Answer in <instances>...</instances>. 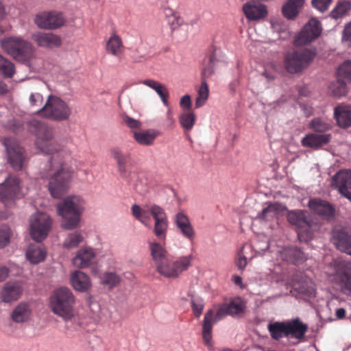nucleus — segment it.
I'll list each match as a JSON object with an SVG mask.
<instances>
[{"instance_id":"1","label":"nucleus","mask_w":351,"mask_h":351,"mask_svg":"<svg viewBox=\"0 0 351 351\" xmlns=\"http://www.w3.org/2000/svg\"><path fill=\"white\" fill-rule=\"evenodd\" d=\"M245 309V302L238 297L232 299L228 304H222L215 315L213 310H208L204 315L202 324V337L205 345L208 347L211 346L213 324L227 315L241 317L244 315Z\"/></svg>"},{"instance_id":"22","label":"nucleus","mask_w":351,"mask_h":351,"mask_svg":"<svg viewBox=\"0 0 351 351\" xmlns=\"http://www.w3.org/2000/svg\"><path fill=\"white\" fill-rule=\"evenodd\" d=\"M243 11L250 21H258L267 15V7L259 3L247 2L243 5Z\"/></svg>"},{"instance_id":"37","label":"nucleus","mask_w":351,"mask_h":351,"mask_svg":"<svg viewBox=\"0 0 351 351\" xmlns=\"http://www.w3.org/2000/svg\"><path fill=\"white\" fill-rule=\"evenodd\" d=\"M107 53L119 56L123 53V45L121 37L116 34H113L108 40L106 45Z\"/></svg>"},{"instance_id":"35","label":"nucleus","mask_w":351,"mask_h":351,"mask_svg":"<svg viewBox=\"0 0 351 351\" xmlns=\"http://www.w3.org/2000/svg\"><path fill=\"white\" fill-rule=\"evenodd\" d=\"M94 257L95 253L92 249H84L78 252L73 263L76 267H86L90 265Z\"/></svg>"},{"instance_id":"64","label":"nucleus","mask_w":351,"mask_h":351,"mask_svg":"<svg viewBox=\"0 0 351 351\" xmlns=\"http://www.w3.org/2000/svg\"><path fill=\"white\" fill-rule=\"evenodd\" d=\"M167 124L169 126H171L174 124L175 120L173 117V112L171 109H168L167 112Z\"/></svg>"},{"instance_id":"10","label":"nucleus","mask_w":351,"mask_h":351,"mask_svg":"<svg viewBox=\"0 0 351 351\" xmlns=\"http://www.w3.org/2000/svg\"><path fill=\"white\" fill-rule=\"evenodd\" d=\"M84 199L79 195H69L57 204V213L64 219H80L84 210Z\"/></svg>"},{"instance_id":"60","label":"nucleus","mask_w":351,"mask_h":351,"mask_svg":"<svg viewBox=\"0 0 351 351\" xmlns=\"http://www.w3.org/2000/svg\"><path fill=\"white\" fill-rule=\"evenodd\" d=\"M213 73L214 70L213 66H208V67L205 68L202 73V80H206V78L210 77L213 74Z\"/></svg>"},{"instance_id":"51","label":"nucleus","mask_w":351,"mask_h":351,"mask_svg":"<svg viewBox=\"0 0 351 351\" xmlns=\"http://www.w3.org/2000/svg\"><path fill=\"white\" fill-rule=\"evenodd\" d=\"M204 301L202 298L191 299V308L196 317H199L204 309Z\"/></svg>"},{"instance_id":"12","label":"nucleus","mask_w":351,"mask_h":351,"mask_svg":"<svg viewBox=\"0 0 351 351\" xmlns=\"http://www.w3.org/2000/svg\"><path fill=\"white\" fill-rule=\"evenodd\" d=\"M193 259L192 255L180 257L170 262L168 258L157 267V271L167 278H177L184 271L188 269Z\"/></svg>"},{"instance_id":"57","label":"nucleus","mask_w":351,"mask_h":351,"mask_svg":"<svg viewBox=\"0 0 351 351\" xmlns=\"http://www.w3.org/2000/svg\"><path fill=\"white\" fill-rule=\"evenodd\" d=\"M124 122L129 128L132 129L140 128L141 126V123H140V121L134 119L130 117H125L124 118Z\"/></svg>"},{"instance_id":"38","label":"nucleus","mask_w":351,"mask_h":351,"mask_svg":"<svg viewBox=\"0 0 351 351\" xmlns=\"http://www.w3.org/2000/svg\"><path fill=\"white\" fill-rule=\"evenodd\" d=\"M31 308L27 303H20L12 311V319L14 322H25L30 317Z\"/></svg>"},{"instance_id":"19","label":"nucleus","mask_w":351,"mask_h":351,"mask_svg":"<svg viewBox=\"0 0 351 351\" xmlns=\"http://www.w3.org/2000/svg\"><path fill=\"white\" fill-rule=\"evenodd\" d=\"M332 184L338 189L344 197L351 200V171L342 170L332 178Z\"/></svg>"},{"instance_id":"2","label":"nucleus","mask_w":351,"mask_h":351,"mask_svg":"<svg viewBox=\"0 0 351 351\" xmlns=\"http://www.w3.org/2000/svg\"><path fill=\"white\" fill-rule=\"evenodd\" d=\"M75 297L68 287L55 289L49 298L51 311L64 322H71L76 315Z\"/></svg>"},{"instance_id":"20","label":"nucleus","mask_w":351,"mask_h":351,"mask_svg":"<svg viewBox=\"0 0 351 351\" xmlns=\"http://www.w3.org/2000/svg\"><path fill=\"white\" fill-rule=\"evenodd\" d=\"M23 291L22 282L20 281H8L1 291L0 295L2 302H11L18 300Z\"/></svg>"},{"instance_id":"21","label":"nucleus","mask_w":351,"mask_h":351,"mask_svg":"<svg viewBox=\"0 0 351 351\" xmlns=\"http://www.w3.org/2000/svg\"><path fill=\"white\" fill-rule=\"evenodd\" d=\"M32 39L38 46L45 48L59 47L62 45L61 38L53 33L37 32L32 35Z\"/></svg>"},{"instance_id":"58","label":"nucleus","mask_w":351,"mask_h":351,"mask_svg":"<svg viewBox=\"0 0 351 351\" xmlns=\"http://www.w3.org/2000/svg\"><path fill=\"white\" fill-rule=\"evenodd\" d=\"M169 23L171 29H175L182 25L183 20L178 14L174 15V17L172 18L171 21L169 19Z\"/></svg>"},{"instance_id":"61","label":"nucleus","mask_w":351,"mask_h":351,"mask_svg":"<svg viewBox=\"0 0 351 351\" xmlns=\"http://www.w3.org/2000/svg\"><path fill=\"white\" fill-rule=\"evenodd\" d=\"M343 38L345 40L351 41V22L345 27Z\"/></svg>"},{"instance_id":"48","label":"nucleus","mask_w":351,"mask_h":351,"mask_svg":"<svg viewBox=\"0 0 351 351\" xmlns=\"http://www.w3.org/2000/svg\"><path fill=\"white\" fill-rule=\"evenodd\" d=\"M351 8V3L349 1H343L338 3L330 12V15L334 19H339L343 16Z\"/></svg>"},{"instance_id":"5","label":"nucleus","mask_w":351,"mask_h":351,"mask_svg":"<svg viewBox=\"0 0 351 351\" xmlns=\"http://www.w3.org/2000/svg\"><path fill=\"white\" fill-rule=\"evenodd\" d=\"M3 50L18 62L26 63L34 56L32 44L21 37L10 36L1 40Z\"/></svg>"},{"instance_id":"31","label":"nucleus","mask_w":351,"mask_h":351,"mask_svg":"<svg viewBox=\"0 0 351 351\" xmlns=\"http://www.w3.org/2000/svg\"><path fill=\"white\" fill-rule=\"evenodd\" d=\"M334 114L340 127L346 128L351 126V107L339 106L335 108Z\"/></svg>"},{"instance_id":"28","label":"nucleus","mask_w":351,"mask_h":351,"mask_svg":"<svg viewBox=\"0 0 351 351\" xmlns=\"http://www.w3.org/2000/svg\"><path fill=\"white\" fill-rule=\"evenodd\" d=\"M282 259L294 265H300L307 260V256L296 247H285L280 252Z\"/></svg>"},{"instance_id":"44","label":"nucleus","mask_w":351,"mask_h":351,"mask_svg":"<svg viewBox=\"0 0 351 351\" xmlns=\"http://www.w3.org/2000/svg\"><path fill=\"white\" fill-rule=\"evenodd\" d=\"M310 128L316 132L323 133L329 130L332 125L330 121L317 117L311 121Z\"/></svg>"},{"instance_id":"62","label":"nucleus","mask_w":351,"mask_h":351,"mask_svg":"<svg viewBox=\"0 0 351 351\" xmlns=\"http://www.w3.org/2000/svg\"><path fill=\"white\" fill-rule=\"evenodd\" d=\"M9 275V269L5 266H0V282L4 281Z\"/></svg>"},{"instance_id":"13","label":"nucleus","mask_w":351,"mask_h":351,"mask_svg":"<svg viewBox=\"0 0 351 351\" xmlns=\"http://www.w3.org/2000/svg\"><path fill=\"white\" fill-rule=\"evenodd\" d=\"M62 14L56 11L42 12L37 14L34 23L43 29H56L64 24Z\"/></svg>"},{"instance_id":"3","label":"nucleus","mask_w":351,"mask_h":351,"mask_svg":"<svg viewBox=\"0 0 351 351\" xmlns=\"http://www.w3.org/2000/svg\"><path fill=\"white\" fill-rule=\"evenodd\" d=\"M30 126L36 136V145L43 153L52 154L62 149V146L58 143L52 127L38 120H32Z\"/></svg>"},{"instance_id":"59","label":"nucleus","mask_w":351,"mask_h":351,"mask_svg":"<svg viewBox=\"0 0 351 351\" xmlns=\"http://www.w3.org/2000/svg\"><path fill=\"white\" fill-rule=\"evenodd\" d=\"M237 267L243 270L247 265V258L244 256H241L238 258L236 261Z\"/></svg>"},{"instance_id":"18","label":"nucleus","mask_w":351,"mask_h":351,"mask_svg":"<svg viewBox=\"0 0 351 351\" xmlns=\"http://www.w3.org/2000/svg\"><path fill=\"white\" fill-rule=\"evenodd\" d=\"M295 226L298 239L300 241H308L313 234L319 228V224L315 221H289Z\"/></svg>"},{"instance_id":"42","label":"nucleus","mask_w":351,"mask_h":351,"mask_svg":"<svg viewBox=\"0 0 351 351\" xmlns=\"http://www.w3.org/2000/svg\"><path fill=\"white\" fill-rule=\"evenodd\" d=\"M196 121V116L193 111H184L179 117V121L182 127L189 131Z\"/></svg>"},{"instance_id":"45","label":"nucleus","mask_w":351,"mask_h":351,"mask_svg":"<svg viewBox=\"0 0 351 351\" xmlns=\"http://www.w3.org/2000/svg\"><path fill=\"white\" fill-rule=\"evenodd\" d=\"M337 77L351 82V60H346L339 66Z\"/></svg>"},{"instance_id":"17","label":"nucleus","mask_w":351,"mask_h":351,"mask_svg":"<svg viewBox=\"0 0 351 351\" xmlns=\"http://www.w3.org/2000/svg\"><path fill=\"white\" fill-rule=\"evenodd\" d=\"M9 162L15 170L22 169L27 160L25 152L16 142L6 144Z\"/></svg>"},{"instance_id":"56","label":"nucleus","mask_w":351,"mask_h":351,"mask_svg":"<svg viewBox=\"0 0 351 351\" xmlns=\"http://www.w3.org/2000/svg\"><path fill=\"white\" fill-rule=\"evenodd\" d=\"M43 97L40 93H32L29 97V102L33 106H39L42 104Z\"/></svg>"},{"instance_id":"14","label":"nucleus","mask_w":351,"mask_h":351,"mask_svg":"<svg viewBox=\"0 0 351 351\" xmlns=\"http://www.w3.org/2000/svg\"><path fill=\"white\" fill-rule=\"evenodd\" d=\"M321 32L322 26L320 22L315 19H311L296 36L294 43L298 46L310 43L317 38Z\"/></svg>"},{"instance_id":"53","label":"nucleus","mask_w":351,"mask_h":351,"mask_svg":"<svg viewBox=\"0 0 351 351\" xmlns=\"http://www.w3.org/2000/svg\"><path fill=\"white\" fill-rule=\"evenodd\" d=\"M332 0H312V5L321 12L326 11L331 5Z\"/></svg>"},{"instance_id":"25","label":"nucleus","mask_w":351,"mask_h":351,"mask_svg":"<svg viewBox=\"0 0 351 351\" xmlns=\"http://www.w3.org/2000/svg\"><path fill=\"white\" fill-rule=\"evenodd\" d=\"M308 207L314 213L323 217H332L335 211L331 204L319 198L310 199Z\"/></svg>"},{"instance_id":"40","label":"nucleus","mask_w":351,"mask_h":351,"mask_svg":"<svg viewBox=\"0 0 351 351\" xmlns=\"http://www.w3.org/2000/svg\"><path fill=\"white\" fill-rule=\"evenodd\" d=\"M209 88L206 80H202L200 87L197 90V97L195 99V108L203 106L208 99Z\"/></svg>"},{"instance_id":"54","label":"nucleus","mask_w":351,"mask_h":351,"mask_svg":"<svg viewBox=\"0 0 351 351\" xmlns=\"http://www.w3.org/2000/svg\"><path fill=\"white\" fill-rule=\"evenodd\" d=\"M254 247L255 250L259 252H265L269 247V243L266 237H263L258 241H257L254 245Z\"/></svg>"},{"instance_id":"16","label":"nucleus","mask_w":351,"mask_h":351,"mask_svg":"<svg viewBox=\"0 0 351 351\" xmlns=\"http://www.w3.org/2000/svg\"><path fill=\"white\" fill-rule=\"evenodd\" d=\"M132 215L136 218L148 217L150 214L154 219L162 220L167 219V215L165 210L160 206L155 204H147L143 208L137 204H134L131 208Z\"/></svg>"},{"instance_id":"63","label":"nucleus","mask_w":351,"mask_h":351,"mask_svg":"<svg viewBox=\"0 0 351 351\" xmlns=\"http://www.w3.org/2000/svg\"><path fill=\"white\" fill-rule=\"evenodd\" d=\"M79 221H65V223L62 224V226L65 229H73L77 226Z\"/></svg>"},{"instance_id":"26","label":"nucleus","mask_w":351,"mask_h":351,"mask_svg":"<svg viewBox=\"0 0 351 351\" xmlns=\"http://www.w3.org/2000/svg\"><path fill=\"white\" fill-rule=\"evenodd\" d=\"M333 238L337 249L351 255V231L347 228L335 230Z\"/></svg>"},{"instance_id":"36","label":"nucleus","mask_w":351,"mask_h":351,"mask_svg":"<svg viewBox=\"0 0 351 351\" xmlns=\"http://www.w3.org/2000/svg\"><path fill=\"white\" fill-rule=\"evenodd\" d=\"M158 134V132L155 130H147L135 132L134 133V138L138 144L145 146H149L154 144Z\"/></svg>"},{"instance_id":"9","label":"nucleus","mask_w":351,"mask_h":351,"mask_svg":"<svg viewBox=\"0 0 351 351\" xmlns=\"http://www.w3.org/2000/svg\"><path fill=\"white\" fill-rule=\"evenodd\" d=\"M287 216V219H306L305 213L302 210H288L286 206L278 202H267L257 217L262 219H278Z\"/></svg>"},{"instance_id":"34","label":"nucleus","mask_w":351,"mask_h":351,"mask_svg":"<svg viewBox=\"0 0 351 351\" xmlns=\"http://www.w3.org/2000/svg\"><path fill=\"white\" fill-rule=\"evenodd\" d=\"M46 251L40 245H30L26 252V257L32 264H38L45 260Z\"/></svg>"},{"instance_id":"41","label":"nucleus","mask_w":351,"mask_h":351,"mask_svg":"<svg viewBox=\"0 0 351 351\" xmlns=\"http://www.w3.org/2000/svg\"><path fill=\"white\" fill-rule=\"evenodd\" d=\"M14 64L0 54V75L6 78H10L14 75Z\"/></svg>"},{"instance_id":"24","label":"nucleus","mask_w":351,"mask_h":351,"mask_svg":"<svg viewBox=\"0 0 351 351\" xmlns=\"http://www.w3.org/2000/svg\"><path fill=\"white\" fill-rule=\"evenodd\" d=\"M51 221H32L29 232L32 238L40 242L46 239L51 229Z\"/></svg>"},{"instance_id":"55","label":"nucleus","mask_w":351,"mask_h":351,"mask_svg":"<svg viewBox=\"0 0 351 351\" xmlns=\"http://www.w3.org/2000/svg\"><path fill=\"white\" fill-rule=\"evenodd\" d=\"M180 106L186 110L185 111H192L191 110V97L189 95H185L183 97H181L180 101Z\"/></svg>"},{"instance_id":"47","label":"nucleus","mask_w":351,"mask_h":351,"mask_svg":"<svg viewBox=\"0 0 351 351\" xmlns=\"http://www.w3.org/2000/svg\"><path fill=\"white\" fill-rule=\"evenodd\" d=\"M347 83L348 82L337 77V81L330 86L333 95L338 97L345 95L348 90Z\"/></svg>"},{"instance_id":"39","label":"nucleus","mask_w":351,"mask_h":351,"mask_svg":"<svg viewBox=\"0 0 351 351\" xmlns=\"http://www.w3.org/2000/svg\"><path fill=\"white\" fill-rule=\"evenodd\" d=\"M149 249L152 258L156 265V267L168 258L167 251L160 244L156 242L150 243Z\"/></svg>"},{"instance_id":"43","label":"nucleus","mask_w":351,"mask_h":351,"mask_svg":"<svg viewBox=\"0 0 351 351\" xmlns=\"http://www.w3.org/2000/svg\"><path fill=\"white\" fill-rule=\"evenodd\" d=\"M121 281V277L114 272H105L101 276V282L111 289L118 286Z\"/></svg>"},{"instance_id":"52","label":"nucleus","mask_w":351,"mask_h":351,"mask_svg":"<svg viewBox=\"0 0 351 351\" xmlns=\"http://www.w3.org/2000/svg\"><path fill=\"white\" fill-rule=\"evenodd\" d=\"M154 232L157 237L163 239L167 228V221H155Z\"/></svg>"},{"instance_id":"50","label":"nucleus","mask_w":351,"mask_h":351,"mask_svg":"<svg viewBox=\"0 0 351 351\" xmlns=\"http://www.w3.org/2000/svg\"><path fill=\"white\" fill-rule=\"evenodd\" d=\"M12 232L7 226H2L0 228V248H3L10 243Z\"/></svg>"},{"instance_id":"15","label":"nucleus","mask_w":351,"mask_h":351,"mask_svg":"<svg viewBox=\"0 0 351 351\" xmlns=\"http://www.w3.org/2000/svg\"><path fill=\"white\" fill-rule=\"evenodd\" d=\"M112 157L116 160L117 171L121 178L130 182L132 180V171L130 167L131 154L123 152L119 148L115 147L110 150Z\"/></svg>"},{"instance_id":"46","label":"nucleus","mask_w":351,"mask_h":351,"mask_svg":"<svg viewBox=\"0 0 351 351\" xmlns=\"http://www.w3.org/2000/svg\"><path fill=\"white\" fill-rule=\"evenodd\" d=\"M83 241V237L80 233L74 232L69 234L63 243L64 247L66 249H73L77 247Z\"/></svg>"},{"instance_id":"49","label":"nucleus","mask_w":351,"mask_h":351,"mask_svg":"<svg viewBox=\"0 0 351 351\" xmlns=\"http://www.w3.org/2000/svg\"><path fill=\"white\" fill-rule=\"evenodd\" d=\"M177 226L180 230L184 237L192 240L195 235V232L189 221H176Z\"/></svg>"},{"instance_id":"30","label":"nucleus","mask_w":351,"mask_h":351,"mask_svg":"<svg viewBox=\"0 0 351 351\" xmlns=\"http://www.w3.org/2000/svg\"><path fill=\"white\" fill-rule=\"evenodd\" d=\"M71 282L73 287L78 291H86L91 287L89 277L80 271H76L72 274Z\"/></svg>"},{"instance_id":"33","label":"nucleus","mask_w":351,"mask_h":351,"mask_svg":"<svg viewBox=\"0 0 351 351\" xmlns=\"http://www.w3.org/2000/svg\"><path fill=\"white\" fill-rule=\"evenodd\" d=\"M142 84L154 90L160 97L164 105L169 106L168 98L169 94L167 88L165 85L153 80H145L142 82Z\"/></svg>"},{"instance_id":"11","label":"nucleus","mask_w":351,"mask_h":351,"mask_svg":"<svg viewBox=\"0 0 351 351\" xmlns=\"http://www.w3.org/2000/svg\"><path fill=\"white\" fill-rule=\"evenodd\" d=\"M21 197L22 193L19 178L10 176L0 184V199L5 206L12 205L16 199Z\"/></svg>"},{"instance_id":"29","label":"nucleus","mask_w":351,"mask_h":351,"mask_svg":"<svg viewBox=\"0 0 351 351\" xmlns=\"http://www.w3.org/2000/svg\"><path fill=\"white\" fill-rule=\"evenodd\" d=\"M306 0H287L282 6V15L289 20H294L303 9Z\"/></svg>"},{"instance_id":"27","label":"nucleus","mask_w":351,"mask_h":351,"mask_svg":"<svg viewBox=\"0 0 351 351\" xmlns=\"http://www.w3.org/2000/svg\"><path fill=\"white\" fill-rule=\"evenodd\" d=\"M286 322L288 338L300 340L304 337L308 330L307 324L303 323L298 317Z\"/></svg>"},{"instance_id":"7","label":"nucleus","mask_w":351,"mask_h":351,"mask_svg":"<svg viewBox=\"0 0 351 351\" xmlns=\"http://www.w3.org/2000/svg\"><path fill=\"white\" fill-rule=\"evenodd\" d=\"M315 51L309 49L287 52L284 58V66L289 73H298L306 69L315 57Z\"/></svg>"},{"instance_id":"23","label":"nucleus","mask_w":351,"mask_h":351,"mask_svg":"<svg viewBox=\"0 0 351 351\" xmlns=\"http://www.w3.org/2000/svg\"><path fill=\"white\" fill-rule=\"evenodd\" d=\"M330 134L310 133L306 134L301 141L302 145L313 149H318L322 146L327 145L331 140Z\"/></svg>"},{"instance_id":"32","label":"nucleus","mask_w":351,"mask_h":351,"mask_svg":"<svg viewBox=\"0 0 351 351\" xmlns=\"http://www.w3.org/2000/svg\"><path fill=\"white\" fill-rule=\"evenodd\" d=\"M267 330L271 338L280 341L283 337L288 338L287 322H275L267 325Z\"/></svg>"},{"instance_id":"4","label":"nucleus","mask_w":351,"mask_h":351,"mask_svg":"<svg viewBox=\"0 0 351 351\" xmlns=\"http://www.w3.org/2000/svg\"><path fill=\"white\" fill-rule=\"evenodd\" d=\"M47 177L49 179L48 189L54 198L61 197L67 192L71 178V173L62 167V162L55 163L54 158L49 161Z\"/></svg>"},{"instance_id":"6","label":"nucleus","mask_w":351,"mask_h":351,"mask_svg":"<svg viewBox=\"0 0 351 351\" xmlns=\"http://www.w3.org/2000/svg\"><path fill=\"white\" fill-rule=\"evenodd\" d=\"M37 113L43 117L56 121L68 120L71 114L69 106L60 97L49 95L47 102Z\"/></svg>"},{"instance_id":"8","label":"nucleus","mask_w":351,"mask_h":351,"mask_svg":"<svg viewBox=\"0 0 351 351\" xmlns=\"http://www.w3.org/2000/svg\"><path fill=\"white\" fill-rule=\"evenodd\" d=\"M327 274L334 277L335 282L345 293H351V263L335 260L328 267Z\"/></svg>"}]
</instances>
